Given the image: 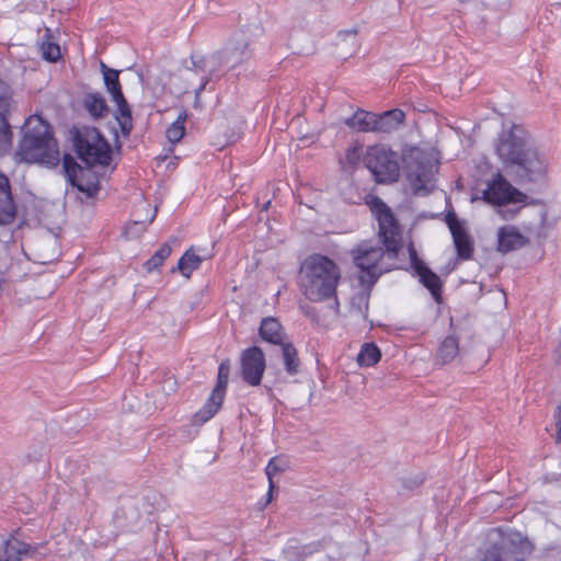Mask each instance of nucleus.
<instances>
[{
    "label": "nucleus",
    "mask_w": 561,
    "mask_h": 561,
    "mask_svg": "<svg viewBox=\"0 0 561 561\" xmlns=\"http://www.w3.org/2000/svg\"><path fill=\"white\" fill-rule=\"evenodd\" d=\"M499 250L510 252L520 249L527 243V239L514 226H505L499 230Z\"/></svg>",
    "instance_id": "nucleus-16"
},
{
    "label": "nucleus",
    "mask_w": 561,
    "mask_h": 561,
    "mask_svg": "<svg viewBox=\"0 0 561 561\" xmlns=\"http://www.w3.org/2000/svg\"><path fill=\"white\" fill-rule=\"evenodd\" d=\"M144 208H146L147 213H150V216L144 220H133L128 222L124 228V236L127 239L139 238L151 225L157 215V208L151 209L149 204H145Z\"/></svg>",
    "instance_id": "nucleus-21"
},
{
    "label": "nucleus",
    "mask_w": 561,
    "mask_h": 561,
    "mask_svg": "<svg viewBox=\"0 0 561 561\" xmlns=\"http://www.w3.org/2000/svg\"><path fill=\"white\" fill-rule=\"evenodd\" d=\"M381 359V352L375 343H364L357 354L356 362L360 367H373Z\"/></svg>",
    "instance_id": "nucleus-23"
},
{
    "label": "nucleus",
    "mask_w": 561,
    "mask_h": 561,
    "mask_svg": "<svg viewBox=\"0 0 561 561\" xmlns=\"http://www.w3.org/2000/svg\"><path fill=\"white\" fill-rule=\"evenodd\" d=\"M41 50L43 58L51 62L57 61L61 57L59 45L53 42H44Z\"/></svg>",
    "instance_id": "nucleus-33"
},
{
    "label": "nucleus",
    "mask_w": 561,
    "mask_h": 561,
    "mask_svg": "<svg viewBox=\"0 0 561 561\" xmlns=\"http://www.w3.org/2000/svg\"><path fill=\"white\" fill-rule=\"evenodd\" d=\"M405 119V114L400 108L376 114L374 133L390 134L397 130Z\"/></svg>",
    "instance_id": "nucleus-15"
},
{
    "label": "nucleus",
    "mask_w": 561,
    "mask_h": 561,
    "mask_svg": "<svg viewBox=\"0 0 561 561\" xmlns=\"http://www.w3.org/2000/svg\"><path fill=\"white\" fill-rule=\"evenodd\" d=\"M266 369L265 354L259 346H250L240 355V376L251 387L261 385Z\"/></svg>",
    "instance_id": "nucleus-9"
},
{
    "label": "nucleus",
    "mask_w": 561,
    "mask_h": 561,
    "mask_svg": "<svg viewBox=\"0 0 561 561\" xmlns=\"http://www.w3.org/2000/svg\"><path fill=\"white\" fill-rule=\"evenodd\" d=\"M360 156L362 149L357 146H354L346 150L345 158L348 164L356 165L360 160Z\"/></svg>",
    "instance_id": "nucleus-36"
},
{
    "label": "nucleus",
    "mask_w": 561,
    "mask_h": 561,
    "mask_svg": "<svg viewBox=\"0 0 561 561\" xmlns=\"http://www.w3.org/2000/svg\"><path fill=\"white\" fill-rule=\"evenodd\" d=\"M16 216L18 205L10 180L4 173L0 172V226L13 224Z\"/></svg>",
    "instance_id": "nucleus-10"
},
{
    "label": "nucleus",
    "mask_w": 561,
    "mask_h": 561,
    "mask_svg": "<svg viewBox=\"0 0 561 561\" xmlns=\"http://www.w3.org/2000/svg\"><path fill=\"white\" fill-rule=\"evenodd\" d=\"M187 119V112L182 110L176 119L167 128L165 137L169 142L174 146L181 141L185 135V123Z\"/></svg>",
    "instance_id": "nucleus-25"
},
{
    "label": "nucleus",
    "mask_w": 561,
    "mask_h": 561,
    "mask_svg": "<svg viewBox=\"0 0 561 561\" xmlns=\"http://www.w3.org/2000/svg\"><path fill=\"white\" fill-rule=\"evenodd\" d=\"M363 162L378 184H393L400 179L399 156L390 146H368L363 154Z\"/></svg>",
    "instance_id": "nucleus-6"
},
{
    "label": "nucleus",
    "mask_w": 561,
    "mask_h": 561,
    "mask_svg": "<svg viewBox=\"0 0 561 561\" xmlns=\"http://www.w3.org/2000/svg\"><path fill=\"white\" fill-rule=\"evenodd\" d=\"M554 420L557 427V440L561 442V402L559 403L554 411Z\"/></svg>",
    "instance_id": "nucleus-37"
},
{
    "label": "nucleus",
    "mask_w": 561,
    "mask_h": 561,
    "mask_svg": "<svg viewBox=\"0 0 561 561\" xmlns=\"http://www.w3.org/2000/svg\"><path fill=\"white\" fill-rule=\"evenodd\" d=\"M18 162L55 168L60 162L58 142L51 126L41 115H31L24 123L23 135L15 150Z\"/></svg>",
    "instance_id": "nucleus-3"
},
{
    "label": "nucleus",
    "mask_w": 561,
    "mask_h": 561,
    "mask_svg": "<svg viewBox=\"0 0 561 561\" xmlns=\"http://www.w3.org/2000/svg\"><path fill=\"white\" fill-rule=\"evenodd\" d=\"M101 71L103 75V81L107 92L112 96V101L122 100L124 94L122 91V84L119 82V71L116 69L108 68L104 62H101Z\"/></svg>",
    "instance_id": "nucleus-20"
},
{
    "label": "nucleus",
    "mask_w": 561,
    "mask_h": 561,
    "mask_svg": "<svg viewBox=\"0 0 561 561\" xmlns=\"http://www.w3.org/2000/svg\"><path fill=\"white\" fill-rule=\"evenodd\" d=\"M496 153L506 167L514 169L520 181L534 182L547 172V163L537 149L528 147L514 128L500 134Z\"/></svg>",
    "instance_id": "nucleus-4"
},
{
    "label": "nucleus",
    "mask_w": 561,
    "mask_h": 561,
    "mask_svg": "<svg viewBox=\"0 0 561 561\" xmlns=\"http://www.w3.org/2000/svg\"><path fill=\"white\" fill-rule=\"evenodd\" d=\"M39 545H31L10 537L0 548V561H21L23 558H35Z\"/></svg>",
    "instance_id": "nucleus-12"
},
{
    "label": "nucleus",
    "mask_w": 561,
    "mask_h": 561,
    "mask_svg": "<svg viewBox=\"0 0 561 561\" xmlns=\"http://www.w3.org/2000/svg\"><path fill=\"white\" fill-rule=\"evenodd\" d=\"M405 179L415 194L428 193L434 186L437 161L432 150L419 146H407L402 150Z\"/></svg>",
    "instance_id": "nucleus-5"
},
{
    "label": "nucleus",
    "mask_w": 561,
    "mask_h": 561,
    "mask_svg": "<svg viewBox=\"0 0 561 561\" xmlns=\"http://www.w3.org/2000/svg\"><path fill=\"white\" fill-rule=\"evenodd\" d=\"M411 263L422 285L430 290L434 300L437 304H440L443 298V282L440 277L426 266V264L420 260L415 253L412 255Z\"/></svg>",
    "instance_id": "nucleus-11"
},
{
    "label": "nucleus",
    "mask_w": 561,
    "mask_h": 561,
    "mask_svg": "<svg viewBox=\"0 0 561 561\" xmlns=\"http://www.w3.org/2000/svg\"><path fill=\"white\" fill-rule=\"evenodd\" d=\"M225 396L226 393L213 389L204 405L192 416V425L202 426L210 419H213L222 407Z\"/></svg>",
    "instance_id": "nucleus-14"
},
{
    "label": "nucleus",
    "mask_w": 561,
    "mask_h": 561,
    "mask_svg": "<svg viewBox=\"0 0 561 561\" xmlns=\"http://www.w3.org/2000/svg\"><path fill=\"white\" fill-rule=\"evenodd\" d=\"M285 469V463L277 457H273L266 468H265V473H266V477L268 479V492H267V500H266V503H270L272 501V496H273V491L275 489V483L273 481V478L284 471Z\"/></svg>",
    "instance_id": "nucleus-30"
},
{
    "label": "nucleus",
    "mask_w": 561,
    "mask_h": 561,
    "mask_svg": "<svg viewBox=\"0 0 561 561\" xmlns=\"http://www.w3.org/2000/svg\"><path fill=\"white\" fill-rule=\"evenodd\" d=\"M459 354V340L455 335L446 336L439 344L435 360L437 364L444 366L451 363Z\"/></svg>",
    "instance_id": "nucleus-18"
},
{
    "label": "nucleus",
    "mask_w": 561,
    "mask_h": 561,
    "mask_svg": "<svg viewBox=\"0 0 561 561\" xmlns=\"http://www.w3.org/2000/svg\"><path fill=\"white\" fill-rule=\"evenodd\" d=\"M230 375V360L224 359L218 366L217 383L214 390L226 393Z\"/></svg>",
    "instance_id": "nucleus-32"
},
{
    "label": "nucleus",
    "mask_w": 561,
    "mask_h": 561,
    "mask_svg": "<svg viewBox=\"0 0 561 561\" xmlns=\"http://www.w3.org/2000/svg\"><path fill=\"white\" fill-rule=\"evenodd\" d=\"M447 225L453 236L457 256L463 261L470 260L474 249L468 232L455 216L447 217Z\"/></svg>",
    "instance_id": "nucleus-13"
},
{
    "label": "nucleus",
    "mask_w": 561,
    "mask_h": 561,
    "mask_svg": "<svg viewBox=\"0 0 561 561\" xmlns=\"http://www.w3.org/2000/svg\"><path fill=\"white\" fill-rule=\"evenodd\" d=\"M79 159L88 165H108L112 159L110 144L95 127H84L75 136Z\"/></svg>",
    "instance_id": "nucleus-7"
},
{
    "label": "nucleus",
    "mask_w": 561,
    "mask_h": 561,
    "mask_svg": "<svg viewBox=\"0 0 561 561\" xmlns=\"http://www.w3.org/2000/svg\"><path fill=\"white\" fill-rule=\"evenodd\" d=\"M11 101L12 91L10 85L3 80H0V108L10 110Z\"/></svg>",
    "instance_id": "nucleus-34"
},
{
    "label": "nucleus",
    "mask_w": 561,
    "mask_h": 561,
    "mask_svg": "<svg viewBox=\"0 0 561 561\" xmlns=\"http://www.w3.org/2000/svg\"><path fill=\"white\" fill-rule=\"evenodd\" d=\"M527 195L513 186L501 173H496L482 192V199L492 206L527 204Z\"/></svg>",
    "instance_id": "nucleus-8"
},
{
    "label": "nucleus",
    "mask_w": 561,
    "mask_h": 561,
    "mask_svg": "<svg viewBox=\"0 0 561 561\" xmlns=\"http://www.w3.org/2000/svg\"><path fill=\"white\" fill-rule=\"evenodd\" d=\"M365 204L378 222V238L383 248L374 245L370 241H362L350 253L357 270L358 283L369 296L380 276L391 271L385 260L397 259L401 249V232L391 208L379 196L368 195Z\"/></svg>",
    "instance_id": "nucleus-1"
},
{
    "label": "nucleus",
    "mask_w": 561,
    "mask_h": 561,
    "mask_svg": "<svg viewBox=\"0 0 561 561\" xmlns=\"http://www.w3.org/2000/svg\"><path fill=\"white\" fill-rule=\"evenodd\" d=\"M117 106L116 122L124 136H128L133 129V116L129 105L125 98L122 100L113 101Z\"/></svg>",
    "instance_id": "nucleus-24"
},
{
    "label": "nucleus",
    "mask_w": 561,
    "mask_h": 561,
    "mask_svg": "<svg viewBox=\"0 0 561 561\" xmlns=\"http://www.w3.org/2000/svg\"><path fill=\"white\" fill-rule=\"evenodd\" d=\"M261 337L275 345H282L284 339V332L280 323L275 318H265L262 320L260 325Z\"/></svg>",
    "instance_id": "nucleus-19"
},
{
    "label": "nucleus",
    "mask_w": 561,
    "mask_h": 561,
    "mask_svg": "<svg viewBox=\"0 0 561 561\" xmlns=\"http://www.w3.org/2000/svg\"><path fill=\"white\" fill-rule=\"evenodd\" d=\"M280 346L283 351L285 370L289 375H296L300 366L296 347L291 343H283Z\"/></svg>",
    "instance_id": "nucleus-27"
},
{
    "label": "nucleus",
    "mask_w": 561,
    "mask_h": 561,
    "mask_svg": "<svg viewBox=\"0 0 561 561\" xmlns=\"http://www.w3.org/2000/svg\"><path fill=\"white\" fill-rule=\"evenodd\" d=\"M10 110L0 108V154L7 151L12 145L13 133L7 119Z\"/></svg>",
    "instance_id": "nucleus-29"
},
{
    "label": "nucleus",
    "mask_w": 561,
    "mask_h": 561,
    "mask_svg": "<svg viewBox=\"0 0 561 561\" xmlns=\"http://www.w3.org/2000/svg\"><path fill=\"white\" fill-rule=\"evenodd\" d=\"M342 273L336 262L327 255L314 253L307 256L299 268L298 288L311 302L337 301V287Z\"/></svg>",
    "instance_id": "nucleus-2"
},
{
    "label": "nucleus",
    "mask_w": 561,
    "mask_h": 561,
    "mask_svg": "<svg viewBox=\"0 0 561 561\" xmlns=\"http://www.w3.org/2000/svg\"><path fill=\"white\" fill-rule=\"evenodd\" d=\"M62 167L71 184L76 185L80 191H84V188L76 181L78 172H81L82 169L70 154L64 156Z\"/></svg>",
    "instance_id": "nucleus-31"
},
{
    "label": "nucleus",
    "mask_w": 561,
    "mask_h": 561,
    "mask_svg": "<svg viewBox=\"0 0 561 561\" xmlns=\"http://www.w3.org/2000/svg\"><path fill=\"white\" fill-rule=\"evenodd\" d=\"M172 248L169 243H163L144 264L145 270L151 273L159 270L164 261L171 255Z\"/></svg>",
    "instance_id": "nucleus-28"
},
{
    "label": "nucleus",
    "mask_w": 561,
    "mask_h": 561,
    "mask_svg": "<svg viewBox=\"0 0 561 561\" xmlns=\"http://www.w3.org/2000/svg\"><path fill=\"white\" fill-rule=\"evenodd\" d=\"M376 114L364 110H358L347 121V125L362 133H374Z\"/></svg>",
    "instance_id": "nucleus-22"
},
{
    "label": "nucleus",
    "mask_w": 561,
    "mask_h": 561,
    "mask_svg": "<svg viewBox=\"0 0 561 561\" xmlns=\"http://www.w3.org/2000/svg\"><path fill=\"white\" fill-rule=\"evenodd\" d=\"M202 261V257L195 254L193 248H191L180 257L178 270L184 277L188 278L199 267Z\"/></svg>",
    "instance_id": "nucleus-26"
},
{
    "label": "nucleus",
    "mask_w": 561,
    "mask_h": 561,
    "mask_svg": "<svg viewBox=\"0 0 561 561\" xmlns=\"http://www.w3.org/2000/svg\"><path fill=\"white\" fill-rule=\"evenodd\" d=\"M482 561H503V550L497 545H493L486 550Z\"/></svg>",
    "instance_id": "nucleus-35"
},
{
    "label": "nucleus",
    "mask_w": 561,
    "mask_h": 561,
    "mask_svg": "<svg viewBox=\"0 0 561 561\" xmlns=\"http://www.w3.org/2000/svg\"><path fill=\"white\" fill-rule=\"evenodd\" d=\"M82 105L93 118H104L108 115L110 107L105 98L100 92H88L83 95Z\"/></svg>",
    "instance_id": "nucleus-17"
}]
</instances>
